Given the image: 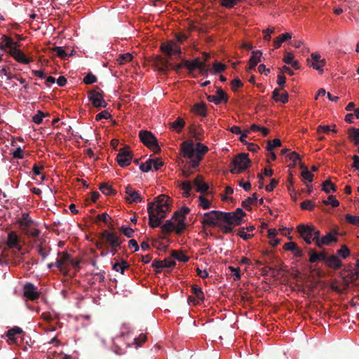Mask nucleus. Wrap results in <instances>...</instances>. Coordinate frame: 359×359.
<instances>
[{"mask_svg": "<svg viewBox=\"0 0 359 359\" xmlns=\"http://www.w3.org/2000/svg\"><path fill=\"white\" fill-rule=\"evenodd\" d=\"M230 215V220L227 223L234 224L235 225H240L242 222V218L245 215V212L241 208H237L233 212H227Z\"/></svg>", "mask_w": 359, "mask_h": 359, "instance_id": "17", "label": "nucleus"}, {"mask_svg": "<svg viewBox=\"0 0 359 359\" xmlns=\"http://www.w3.org/2000/svg\"><path fill=\"white\" fill-rule=\"evenodd\" d=\"M181 150L183 156L190 159L191 167L196 168L204 154L208 151V147L198 142L195 148L193 142L184 141L181 144Z\"/></svg>", "mask_w": 359, "mask_h": 359, "instance_id": "1", "label": "nucleus"}, {"mask_svg": "<svg viewBox=\"0 0 359 359\" xmlns=\"http://www.w3.org/2000/svg\"><path fill=\"white\" fill-rule=\"evenodd\" d=\"M151 205V210L154 215V217H157L161 219H164L166 217L167 213L170 211L165 210L163 207H157L155 205V203H149L148 205Z\"/></svg>", "mask_w": 359, "mask_h": 359, "instance_id": "24", "label": "nucleus"}, {"mask_svg": "<svg viewBox=\"0 0 359 359\" xmlns=\"http://www.w3.org/2000/svg\"><path fill=\"white\" fill-rule=\"evenodd\" d=\"M300 207L302 210H313L315 208V205L311 201L306 200L301 203Z\"/></svg>", "mask_w": 359, "mask_h": 359, "instance_id": "52", "label": "nucleus"}, {"mask_svg": "<svg viewBox=\"0 0 359 359\" xmlns=\"http://www.w3.org/2000/svg\"><path fill=\"white\" fill-rule=\"evenodd\" d=\"M160 50L165 55L168 57L176 56L180 57L182 55V50L180 46L174 41L169 40L165 42L161 43Z\"/></svg>", "mask_w": 359, "mask_h": 359, "instance_id": "5", "label": "nucleus"}, {"mask_svg": "<svg viewBox=\"0 0 359 359\" xmlns=\"http://www.w3.org/2000/svg\"><path fill=\"white\" fill-rule=\"evenodd\" d=\"M302 176L305 182L308 181L311 182L313 181V175L307 169L302 171Z\"/></svg>", "mask_w": 359, "mask_h": 359, "instance_id": "61", "label": "nucleus"}, {"mask_svg": "<svg viewBox=\"0 0 359 359\" xmlns=\"http://www.w3.org/2000/svg\"><path fill=\"white\" fill-rule=\"evenodd\" d=\"M147 341V337L144 334H141L138 337L134 339V344L137 346H140L143 343Z\"/></svg>", "mask_w": 359, "mask_h": 359, "instance_id": "64", "label": "nucleus"}, {"mask_svg": "<svg viewBox=\"0 0 359 359\" xmlns=\"http://www.w3.org/2000/svg\"><path fill=\"white\" fill-rule=\"evenodd\" d=\"M348 138L355 146H359V128H351L348 130Z\"/></svg>", "mask_w": 359, "mask_h": 359, "instance_id": "32", "label": "nucleus"}, {"mask_svg": "<svg viewBox=\"0 0 359 359\" xmlns=\"http://www.w3.org/2000/svg\"><path fill=\"white\" fill-rule=\"evenodd\" d=\"M297 229L301 237L313 238L311 225L299 224Z\"/></svg>", "mask_w": 359, "mask_h": 359, "instance_id": "26", "label": "nucleus"}, {"mask_svg": "<svg viewBox=\"0 0 359 359\" xmlns=\"http://www.w3.org/2000/svg\"><path fill=\"white\" fill-rule=\"evenodd\" d=\"M153 160L149 159L144 163H142L140 165V169L144 172H149L152 168Z\"/></svg>", "mask_w": 359, "mask_h": 359, "instance_id": "54", "label": "nucleus"}, {"mask_svg": "<svg viewBox=\"0 0 359 359\" xmlns=\"http://www.w3.org/2000/svg\"><path fill=\"white\" fill-rule=\"evenodd\" d=\"M169 198L165 195H160L155 198V205L157 207H163L165 210H170V205L168 203Z\"/></svg>", "mask_w": 359, "mask_h": 359, "instance_id": "28", "label": "nucleus"}, {"mask_svg": "<svg viewBox=\"0 0 359 359\" xmlns=\"http://www.w3.org/2000/svg\"><path fill=\"white\" fill-rule=\"evenodd\" d=\"M283 248L285 250L291 251L293 255L297 257H302L303 256L302 250L297 246L294 242H289L284 244Z\"/></svg>", "mask_w": 359, "mask_h": 359, "instance_id": "23", "label": "nucleus"}, {"mask_svg": "<svg viewBox=\"0 0 359 359\" xmlns=\"http://www.w3.org/2000/svg\"><path fill=\"white\" fill-rule=\"evenodd\" d=\"M175 227V224L170 219H168L161 226V229L164 233H169L174 230Z\"/></svg>", "mask_w": 359, "mask_h": 359, "instance_id": "41", "label": "nucleus"}, {"mask_svg": "<svg viewBox=\"0 0 359 359\" xmlns=\"http://www.w3.org/2000/svg\"><path fill=\"white\" fill-rule=\"evenodd\" d=\"M203 62L199 58H195L193 60H184V67L188 69L189 73H192L196 69L201 67Z\"/></svg>", "mask_w": 359, "mask_h": 359, "instance_id": "25", "label": "nucleus"}, {"mask_svg": "<svg viewBox=\"0 0 359 359\" xmlns=\"http://www.w3.org/2000/svg\"><path fill=\"white\" fill-rule=\"evenodd\" d=\"M20 45L18 42H15L11 37L4 35L2 36V42L0 45V48L6 50L8 49V53L11 54L13 50L17 49Z\"/></svg>", "mask_w": 359, "mask_h": 359, "instance_id": "14", "label": "nucleus"}, {"mask_svg": "<svg viewBox=\"0 0 359 359\" xmlns=\"http://www.w3.org/2000/svg\"><path fill=\"white\" fill-rule=\"evenodd\" d=\"M345 219L348 223L359 226V216L346 214L345 215Z\"/></svg>", "mask_w": 359, "mask_h": 359, "instance_id": "48", "label": "nucleus"}, {"mask_svg": "<svg viewBox=\"0 0 359 359\" xmlns=\"http://www.w3.org/2000/svg\"><path fill=\"white\" fill-rule=\"evenodd\" d=\"M100 90L99 87L95 86V89L88 92V100L91 102L93 107L96 108H105L107 106V102L104 100V93Z\"/></svg>", "mask_w": 359, "mask_h": 359, "instance_id": "6", "label": "nucleus"}, {"mask_svg": "<svg viewBox=\"0 0 359 359\" xmlns=\"http://www.w3.org/2000/svg\"><path fill=\"white\" fill-rule=\"evenodd\" d=\"M147 211L149 214V225L151 228H156L160 226L162 219L154 217V215L151 210V205H148Z\"/></svg>", "mask_w": 359, "mask_h": 359, "instance_id": "27", "label": "nucleus"}, {"mask_svg": "<svg viewBox=\"0 0 359 359\" xmlns=\"http://www.w3.org/2000/svg\"><path fill=\"white\" fill-rule=\"evenodd\" d=\"M24 297L31 301H35L40 297L37 287L31 283H27L23 287Z\"/></svg>", "mask_w": 359, "mask_h": 359, "instance_id": "11", "label": "nucleus"}, {"mask_svg": "<svg viewBox=\"0 0 359 359\" xmlns=\"http://www.w3.org/2000/svg\"><path fill=\"white\" fill-rule=\"evenodd\" d=\"M177 220L178 223L175 225L174 230H175L177 234H181L185 229L186 224L183 219H178Z\"/></svg>", "mask_w": 359, "mask_h": 359, "instance_id": "50", "label": "nucleus"}, {"mask_svg": "<svg viewBox=\"0 0 359 359\" xmlns=\"http://www.w3.org/2000/svg\"><path fill=\"white\" fill-rule=\"evenodd\" d=\"M39 242L40 243L36 245V250L39 255L44 259L48 255L50 249L49 248L48 250H46V248L43 246V244L46 242L45 240L41 239L39 240Z\"/></svg>", "mask_w": 359, "mask_h": 359, "instance_id": "34", "label": "nucleus"}, {"mask_svg": "<svg viewBox=\"0 0 359 359\" xmlns=\"http://www.w3.org/2000/svg\"><path fill=\"white\" fill-rule=\"evenodd\" d=\"M192 111L197 115L201 116H207V109H206V104L204 102H198L194 104L192 107Z\"/></svg>", "mask_w": 359, "mask_h": 359, "instance_id": "29", "label": "nucleus"}, {"mask_svg": "<svg viewBox=\"0 0 359 359\" xmlns=\"http://www.w3.org/2000/svg\"><path fill=\"white\" fill-rule=\"evenodd\" d=\"M172 256L180 262H186L189 260V257L184 253L178 252L177 251L175 250H173L172 252Z\"/></svg>", "mask_w": 359, "mask_h": 359, "instance_id": "49", "label": "nucleus"}, {"mask_svg": "<svg viewBox=\"0 0 359 359\" xmlns=\"http://www.w3.org/2000/svg\"><path fill=\"white\" fill-rule=\"evenodd\" d=\"M132 158V151L129 150L128 147H126L119 150L116 156V161L121 167H126L130 164Z\"/></svg>", "mask_w": 359, "mask_h": 359, "instance_id": "9", "label": "nucleus"}, {"mask_svg": "<svg viewBox=\"0 0 359 359\" xmlns=\"http://www.w3.org/2000/svg\"><path fill=\"white\" fill-rule=\"evenodd\" d=\"M322 190L327 194H329L331 191L333 192L337 191V187L332 183L330 180H325L322 183Z\"/></svg>", "mask_w": 359, "mask_h": 359, "instance_id": "37", "label": "nucleus"}, {"mask_svg": "<svg viewBox=\"0 0 359 359\" xmlns=\"http://www.w3.org/2000/svg\"><path fill=\"white\" fill-rule=\"evenodd\" d=\"M7 245L9 248H16L20 250L21 245L19 242V237L14 231H11L8 234Z\"/></svg>", "mask_w": 359, "mask_h": 359, "instance_id": "19", "label": "nucleus"}, {"mask_svg": "<svg viewBox=\"0 0 359 359\" xmlns=\"http://www.w3.org/2000/svg\"><path fill=\"white\" fill-rule=\"evenodd\" d=\"M238 236H239L241 238H242L243 240L247 241L250 238H251L253 236V234L247 233L245 231L244 227H241L238 229Z\"/></svg>", "mask_w": 359, "mask_h": 359, "instance_id": "59", "label": "nucleus"}, {"mask_svg": "<svg viewBox=\"0 0 359 359\" xmlns=\"http://www.w3.org/2000/svg\"><path fill=\"white\" fill-rule=\"evenodd\" d=\"M207 100L218 105L222 102L226 103L229 100L227 94L222 90V88H218L216 92V95H207Z\"/></svg>", "mask_w": 359, "mask_h": 359, "instance_id": "12", "label": "nucleus"}, {"mask_svg": "<svg viewBox=\"0 0 359 359\" xmlns=\"http://www.w3.org/2000/svg\"><path fill=\"white\" fill-rule=\"evenodd\" d=\"M200 206H201L204 210L208 209L210 208V202L204 196H200L198 197Z\"/></svg>", "mask_w": 359, "mask_h": 359, "instance_id": "57", "label": "nucleus"}, {"mask_svg": "<svg viewBox=\"0 0 359 359\" xmlns=\"http://www.w3.org/2000/svg\"><path fill=\"white\" fill-rule=\"evenodd\" d=\"M99 189L103 194L107 196H114L116 194V191L106 183L101 184Z\"/></svg>", "mask_w": 359, "mask_h": 359, "instance_id": "36", "label": "nucleus"}, {"mask_svg": "<svg viewBox=\"0 0 359 359\" xmlns=\"http://www.w3.org/2000/svg\"><path fill=\"white\" fill-rule=\"evenodd\" d=\"M230 219V215L226 212L212 210L204 213L201 223L203 226L215 227L218 226L220 222L227 223Z\"/></svg>", "mask_w": 359, "mask_h": 359, "instance_id": "2", "label": "nucleus"}, {"mask_svg": "<svg viewBox=\"0 0 359 359\" xmlns=\"http://www.w3.org/2000/svg\"><path fill=\"white\" fill-rule=\"evenodd\" d=\"M23 333L22 330L19 327H14L10 329L7 333L6 337H8V341L11 344H15L18 343V334Z\"/></svg>", "mask_w": 359, "mask_h": 359, "instance_id": "16", "label": "nucleus"}, {"mask_svg": "<svg viewBox=\"0 0 359 359\" xmlns=\"http://www.w3.org/2000/svg\"><path fill=\"white\" fill-rule=\"evenodd\" d=\"M33 222V220L31 219L28 213H23L22 217L18 220L19 226L23 231L29 229Z\"/></svg>", "mask_w": 359, "mask_h": 359, "instance_id": "21", "label": "nucleus"}, {"mask_svg": "<svg viewBox=\"0 0 359 359\" xmlns=\"http://www.w3.org/2000/svg\"><path fill=\"white\" fill-rule=\"evenodd\" d=\"M194 184L196 187V191L204 194L208 191L209 186L203 182V178L201 175H198L194 180Z\"/></svg>", "mask_w": 359, "mask_h": 359, "instance_id": "22", "label": "nucleus"}, {"mask_svg": "<svg viewBox=\"0 0 359 359\" xmlns=\"http://www.w3.org/2000/svg\"><path fill=\"white\" fill-rule=\"evenodd\" d=\"M189 211L190 210L188 207H182L180 211H177L174 213L172 219H183L184 220L185 216L189 212Z\"/></svg>", "mask_w": 359, "mask_h": 359, "instance_id": "40", "label": "nucleus"}, {"mask_svg": "<svg viewBox=\"0 0 359 359\" xmlns=\"http://www.w3.org/2000/svg\"><path fill=\"white\" fill-rule=\"evenodd\" d=\"M49 116L48 113L45 114V113L42 112L41 111L39 110L37 111V114L33 116L32 120L35 123L40 124V123H41V122L43 121V118L45 116Z\"/></svg>", "mask_w": 359, "mask_h": 359, "instance_id": "47", "label": "nucleus"}, {"mask_svg": "<svg viewBox=\"0 0 359 359\" xmlns=\"http://www.w3.org/2000/svg\"><path fill=\"white\" fill-rule=\"evenodd\" d=\"M58 256L55 262V267H57L64 275H68V267L70 262H72V257L67 252H58Z\"/></svg>", "mask_w": 359, "mask_h": 359, "instance_id": "7", "label": "nucleus"}, {"mask_svg": "<svg viewBox=\"0 0 359 359\" xmlns=\"http://www.w3.org/2000/svg\"><path fill=\"white\" fill-rule=\"evenodd\" d=\"M326 265L331 269H338L342 266V262L335 255H331L329 257Z\"/></svg>", "mask_w": 359, "mask_h": 359, "instance_id": "30", "label": "nucleus"}, {"mask_svg": "<svg viewBox=\"0 0 359 359\" xmlns=\"http://www.w3.org/2000/svg\"><path fill=\"white\" fill-rule=\"evenodd\" d=\"M154 65L157 67L158 71L163 74H167L168 67L171 66L168 60L161 55H157L154 58Z\"/></svg>", "mask_w": 359, "mask_h": 359, "instance_id": "15", "label": "nucleus"}, {"mask_svg": "<svg viewBox=\"0 0 359 359\" xmlns=\"http://www.w3.org/2000/svg\"><path fill=\"white\" fill-rule=\"evenodd\" d=\"M100 238L104 239L111 248H120L123 242L116 233L109 232L107 230H104L100 233Z\"/></svg>", "mask_w": 359, "mask_h": 359, "instance_id": "8", "label": "nucleus"}, {"mask_svg": "<svg viewBox=\"0 0 359 359\" xmlns=\"http://www.w3.org/2000/svg\"><path fill=\"white\" fill-rule=\"evenodd\" d=\"M163 260L155 259L152 262V266L156 269V272L159 273L163 269Z\"/></svg>", "mask_w": 359, "mask_h": 359, "instance_id": "62", "label": "nucleus"}, {"mask_svg": "<svg viewBox=\"0 0 359 359\" xmlns=\"http://www.w3.org/2000/svg\"><path fill=\"white\" fill-rule=\"evenodd\" d=\"M312 226V234H313V241L315 242V244L317 245V242L320 241V231L316 228L313 225Z\"/></svg>", "mask_w": 359, "mask_h": 359, "instance_id": "55", "label": "nucleus"}, {"mask_svg": "<svg viewBox=\"0 0 359 359\" xmlns=\"http://www.w3.org/2000/svg\"><path fill=\"white\" fill-rule=\"evenodd\" d=\"M323 203L326 205H331L333 208H337L339 205V202L333 195L329 196L327 200L323 201Z\"/></svg>", "mask_w": 359, "mask_h": 359, "instance_id": "44", "label": "nucleus"}, {"mask_svg": "<svg viewBox=\"0 0 359 359\" xmlns=\"http://www.w3.org/2000/svg\"><path fill=\"white\" fill-rule=\"evenodd\" d=\"M337 253L342 258L346 259L350 255V250L346 245H344L337 251Z\"/></svg>", "mask_w": 359, "mask_h": 359, "instance_id": "53", "label": "nucleus"}, {"mask_svg": "<svg viewBox=\"0 0 359 359\" xmlns=\"http://www.w3.org/2000/svg\"><path fill=\"white\" fill-rule=\"evenodd\" d=\"M262 55V52L261 50H253L252 52V55L248 63H253V65H257L259 62H261Z\"/></svg>", "mask_w": 359, "mask_h": 359, "instance_id": "38", "label": "nucleus"}, {"mask_svg": "<svg viewBox=\"0 0 359 359\" xmlns=\"http://www.w3.org/2000/svg\"><path fill=\"white\" fill-rule=\"evenodd\" d=\"M212 67L215 74L220 73L224 71L226 68L225 65L217 62H214Z\"/></svg>", "mask_w": 359, "mask_h": 359, "instance_id": "58", "label": "nucleus"}, {"mask_svg": "<svg viewBox=\"0 0 359 359\" xmlns=\"http://www.w3.org/2000/svg\"><path fill=\"white\" fill-rule=\"evenodd\" d=\"M111 117V115L107 110H104L96 115L95 120L99 121L102 118L109 119Z\"/></svg>", "mask_w": 359, "mask_h": 359, "instance_id": "60", "label": "nucleus"}, {"mask_svg": "<svg viewBox=\"0 0 359 359\" xmlns=\"http://www.w3.org/2000/svg\"><path fill=\"white\" fill-rule=\"evenodd\" d=\"M130 265L129 264L124 260H122L121 263L116 262L113 265V269L116 271H120L121 273L123 274L124 271L129 268Z\"/></svg>", "mask_w": 359, "mask_h": 359, "instance_id": "39", "label": "nucleus"}, {"mask_svg": "<svg viewBox=\"0 0 359 359\" xmlns=\"http://www.w3.org/2000/svg\"><path fill=\"white\" fill-rule=\"evenodd\" d=\"M125 193L127 194V196L125 198V199L130 203H140L142 200L140 194L137 191L133 189L130 185L126 187Z\"/></svg>", "mask_w": 359, "mask_h": 359, "instance_id": "13", "label": "nucleus"}, {"mask_svg": "<svg viewBox=\"0 0 359 359\" xmlns=\"http://www.w3.org/2000/svg\"><path fill=\"white\" fill-rule=\"evenodd\" d=\"M251 163L252 162L248 158V154L241 153L232 159L230 165V172L232 174L241 173L249 168Z\"/></svg>", "mask_w": 359, "mask_h": 359, "instance_id": "3", "label": "nucleus"}, {"mask_svg": "<svg viewBox=\"0 0 359 359\" xmlns=\"http://www.w3.org/2000/svg\"><path fill=\"white\" fill-rule=\"evenodd\" d=\"M109 219H111V217L109 216V215L107 212H103L102 214L97 215L96 217L95 218L93 222L94 223H98L99 222L102 221L104 224H107L109 222Z\"/></svg>", "mask_w": 359, "mask_h": 359, "instance_id": "45", "label": "nucleus"}, {"mask_svg": "<svg viewBox=\"0 0 359 359\" xmlns=\"http://www.w3.org/2000/svg\"><path fill=\"white\" fill-rule=\"evenodd\" d=\"M139 137L141 142L154 153L160 152L161 148L158 144V140L151 132L144 130H140Z\"/></svg>", "mask_w": 359, "mask_h": 359, "instance_id": "4", "label": "nucleus"}, {"mask_svg": "<svg viewBox=\"0 0 359 359\" xmlns=\"http://www.w3.org/2000/svg\"><path fill=\"white\" fill-rule=\"evenodd\" d=\"M132 58L133 56L131 55V54L129 53H126L124 54L119 55L117 58V62L120 65H123L128 62H130L132 60Z\"/></svg>", "mask_w": 359, "mask_h": 359, "instance_id": "43", "label": "nucleus"}, {"mask_svg": "<svg viewBox=\"0 0 359 359\" xmlns=\"http://www.w3.org/2000/svg\"><path fill=\"white\" fill-rule=\"evenodd\" d=\"M170 128L180 133L185 126V121L182 118H177L175 121L170 123Z\"/></svg>", "mask_w": 359, "mask_h": 359, "instance_id": "35", "label": "nucleus"}, {"mask_svg": "<svg viewBox=\"0 0 359 359\" xmlns=\"http://www.w3.org/2000/svg\"><path fill=\"white\" fill-rule=\"evenodd\" d=\"M257 195L254 193L251 197H248L245 201L242 202V206L248 210H250L251 205L257 204Z\"/></svg>", "mask_w": 359, "mask_h": 359, "instance_id": "33", "label": "nucleus"}, {"mask_svg": "<svg viewBox=\"0 0 359 359\" xmlns=\"http://www.w3.org/2000/svg\"><path fill=\"white\" fill-rule=\"evenodd\" d=\"M10 55L12 56L16 61L22 64L27 65L32 61V60L27 58L24 53L19 48L13 50Z\"/></svg>", "mask_w": 359, "mask_h": 359, "instance_id": "20", "label": "nucleus"}, {"mask_svg": "<svg viewBox=\"0 0 359 359\" xmlns=\"http://www.w3.org/2000/svg\"><path fill=\"white\" fill-rule=\"evenodd\" d=\"M191 292L194 296L188 297V302L189 304L192 303L194 305H197L203 302L205 296L201 287L196 285H193L191 286Z\"/></svg>", "mask_w": 359, "mask_h": 359, "instance_id": "10", "label": "nucleus"}, {"mask_svg": "<svg viewBox=\"0 0 359 359\" xmlns=\"http://www.w3.org/2000/svg\"><path fill=\"white\" fill-rule=\"evenodd\" d=\"M337 232L335 231L328 232L325 236H323L320 242H317V246L322 248L323 245H329L332 242H337Z\"/></svg>", "mask_w": 359, "mask_h": 359, "instance_id": "18", "label": "nucleus"}, {"mask_svg": "<svg viewBox=\"0 0 359 359\" xmlns=\"http://www.w3.org/2000/svg\"><path fill=\"white\" fill-rule=\"evenodd\" d=\"M53 52L55 53V54L61 59H65L68 57V55L67 54V53L62 47L55 46L53 48Z\"/></svg>", "mask_w": 359, "mask_h": 359, "instance_id": "51", "label": "nucleus"}, {"mask_svg": "<svg viewBox=\"0 0 359 359\" xmlns=\"http://www.w3.org/2000/svg\"><path fill=\"white\" fill-rule=\"evenodd\" d=\"M232 225H235L234 224L225 223L224 222H220L218 224L217 227L224 233H229L232 232L233 228Z\"/></svg>", "mask_w": 359, "mask_h": 359, "instance_id": "42", "label": "nucleus"}, {"mask_svg": "<svg viewBox=\"0 0 359 359\" xmlns=\"http://www.w3.org/2000/svg\"><path fill=\"white\" fill-rule=\"evenodd\" d=\"M309 255L310 256L309 262L311 263H315L319 261L318 257V253L314 249H310V250L309 251Z\"/></svg>", "mask_w": 359, "mask_h": 359, "instance_id": "63", "label": "nucleus"}, {"mask_svg": "<svg viewBox=\"0 0 359 359\" xmlns=\"http://www.w3.org/2000/svg\"><path fill=\"white\" fill-rule=\"evenodd\" d=\"M120 231L127 237L132 238L133 236L134 230L128 226H122Z\"/></svg>", "mask_w": 359, "mask_h": 359, "instance_id": "56", "label": "nucleus"}, {"mask_svg": "<svg viewBox=\"0 0 359 359\" xmlns=\"http://www.w3.org/2000/svg\"><path fill=\"white\" fill-rule=\"evenodd\" d=\"M292 39V34L290 33H284L279 35L273 40V46L275 49L280 47L282 43Z\"/></svg>", "mask_w": 359, "mask_h": 359, "instance_id": "31", "label": "nucleus"}, {"mask_svg": "<svg viewBox=\"0 0 359 359\" xmlns=\"http://www.w3.org/2000/svg\"><path fill=\"white\" fill-rule=\"evenodd\" d=\"M97 77L93 74L88 72L83 78V81L85 84L90 85L97 82Z\"/></svg>", "mask_w": 359, "mask_h": 359, "instance_id": "46", "label": "nucleus"}]
</instances>
